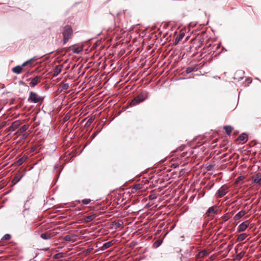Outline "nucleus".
I'll use <instances>...</instances> for the list:
<instances>
[{"label": "nucleus", "instance_id": "nucleus-1", "mask_svg": "<svg viewBox=\"0 0 261 261\" xmlns=\"http://www.w3.org/2000/svg\"><path fill=\"white\" fill-rule=\"evenodd\" d=\"M148 96V93L147 91H142L132 100L129 105L130 106H136L147 99Z\"/></svg>", "mask_w": 261, "mask_h": 261}, {"label": "nucleus", "instance_id": "nucleus-2", "mask_svg": "<svg viewBox=\"0 0 261 261\" xmlns=\"http://www.w3.org/2000/svg\"><path fill=\"white\" fill-rule=\"evenodd\" d=\"M63 44H66L68 41L72 37L73 31L71 26L65 25L62 32Z\"/></svg>", "mask_w": 261, "mask_h": 261}, {"label": "nucleus", "instance_id": "nucleus-3", "mask_svg": "<svg viewBox=\"0 0 261 261\" xmlns=\"http://www.w3.org/2000/svg\"><path fill=\"white\" fill-rule=\"evenodd\" d=\"M28 100L34 103L41 102L43 101V98L36 92L31 91L30 92Z\"/></svg>", "mask_w": 261, "mask_h": 261}, {"label": "nucleus", "instance_id": "nucleus-4", "mask_svg": "<svg viewBox=\"0 0 261 261\" xmlns=\"http://www.w3.org/2000/svg\"><path fill=\"white\" fill-rule=\"evenodd\" d=\"M228 191V187L226 185L222 186L218 191L217 196L221 198L224 196Z\"/></svg>", "mask_w": 261, "mask_h": 261}, {"label": "nucleus", "instance_id": "nucleus-5", "mask_svg": "<svg viewBox=\"0 0 261 261\" xmlns=\"http://www.w3.org/2000/svg\"><path fill=\"white\" fill-rule=\"evenodd\" d=\"M53 230H49L40 234V237L44 240H49L55 236Z\"/></svg>", "mask_w": 261, "mask_h": 261}, {"label": "nucleus", "instance_id": "nucleus-6", "mask_svg": "<svg viewBox=\"0 0 261 261\" xmlns=\"http://www.w3.org/2000/svg\"><path fill=\"white\" fill-rule=\"evenodd\" d=\"M253 182L258 186L261 185V173L258 172L253 175L252 177Z\"/></svg>", "mask_w": 261, "mask_h": 261}, {"label": "nucleus", "instance_id": "nucleus-7", "mask_svg": "<svg viewBox=\"0 0 261 261\" xmlns=\"http://www.w3.org/2000/svg\"><path fill=\"white\" fill-rule=\"evenodd\" d=\"M249 224V223L248 222V221L242 223L238 228V231L242 232L245 231L248 227Z\"/></svg>", "mask_w": 261, "mask_h": 261}, {"label": "nucleus", "instance_id": "nucleus-8", "mask_svg": "<svg viewBox=\"0 0 261 261\" xmlns=\"http://www.w3.org/2000/svg\"><path fill=\"white\" fill-rule=\"evenodd\" d=\"M217 207L216 206H213L210 207L207 211L206 213V215L208 217H211L213 216V214H215L217 213Z\"/></svg>", "mask_w": 261, "mask_h": 261}, {"label": "nucleus", "instance_id": "nucleus-9", "mask_svg": "<svg viewBox=\"0 0 261 261\" xmlns=\"http://www.w3.org/2000/svg\"><path fill=\"white\" fill-rule=\"evenodd\" d=\"M41 77L40 76H36L34 78H33L31 82L30 83V85L32 87H35L40 82V80Z\"/></svg>", "mask_w": 261, "mask_h": 261}, {"label": "nucleus", "instance_id": "nucleus-10", "mask_svg": "<svg viewBox=\"0 0 261 261\" xmlns=\"http://www.w3.org/2000/svg\"><path fill=\"white\" fill-rule=\"evenodd\" d=\"M62 66L59 65L56 66L53 71V75L54 76H57L62 71Z\"/></svg>", "mask_w": 261, "mask_h": 261}, {"label": "nucleus", "instance_id": "nucleus-11", "mask_svg": "<svg viewBox=\"0 0 261 261\" xmlns=\"http://www.w3.org/2000/svg\"><path fill=\"white\" fill-rule=\"evenodd\" d=\"M143 188V185L140 184H138L135 185L132 188V192L136 193L138 190L142 189Z\"/></svg>", "mask_w": 261, "mask_h": 261}, {"label": "nucleus", "instance_id": "nucleus-12", "mask_svg": "<svg viewBox=\"0 0 261 261\" xmlns=\"http://www.w3.org/2000/svg\"><path fill=\"white\" fill-rule=\"evenodd\" d=\"M22 65L21 66H16L12 68V70L14 73H15L16 74H20L22 72Z\"/></svg>", "mask_w": 261, "mask_h": 261}, {"label": "nucleus", "instance_id": "nucleus-13", "mask_svg": "<svg viewBox=\"0 0 261 261\" xmlns=\"http://www.w3.org/2000/svg\"><path fill=\"white\" fill-rule=\"evenodd\" d=\"M19 126V123L18 122H14L12 125L9 127V130L11 132H13Z\"/></svg>", "mask_w": 261, "mask_h": 261}, {"label": "nucleus", "instance_id": "nucleus-14", "mask_svg": "<svg viewBox=\"0 0 261 261\" xmlns=\"http://www.w3.org/2000/svg\"><path fill=\"white\" fill-rule=\"evenodd\" d=\"M246 214V212L244 211H241L237 213L234 217V220H238L243 217Z\"/></svg>", "mask_w": 261, "mask_h": 261}, {"label": "nucleus", "instance_id": "nucleus-15", "mask_svg": "<svg viewBox=\"0 0 261 261\" xmlns=\"http://www.w3.org/2000/svg\"><path fill=\"white\" fill-rule=\"evenodd\" d=\"M96 216L95 215H91L88 216H86L84 218V221L86 223H89L92 220H93L95 218Z\"/></svg>", "mask_w": 261, "mask_h": 261}, {"label": "nucleus", "instance_id": "nucleus-16", "mask_svg": "<svg viewBox=\"0 0 261 261\" xmlns=\"http://www.w3.org/2000/svg\"><path fill=\"white\" fill-rule=\"evenodd\" d=\"M238 140L242 141L243 142H246L248 140L247 134L243 133L241 134L238 138Z\"/></svg>", "mask_w": 261, "mask_h": 261}, {"label": "nucleus", "instance_id": "nucleus-17", "mask_svg": "<svg viewBox=\"0 0 261 261\" xmlns=\"http://www.w3.org/2000/svg\"><path fill=\"white\" fill-rule=\"evenodd\" d=\"M224 129L225 130L226 133L229 135L233 130V127L230 125H226L224 127Z\"/></svg>", "mask_w": 261, "mask_h": 261}, {"label": "nucleus", "instance_id": "nucleus-18", "mask_svg": "<svg viewBox=\"0 0 261 261\" xmlns=\"http://www.w3.org/2000/svg\"><path fill=\"white\" fill-rule=\"evenodd\" d=\"M71 49L73 53L75 54H79L82 51V49L81 47H77L75 45H73Z\"/></svg>", "mask_w": 261, "mask_h": 261}, {"label": "nucleus", "instance_id": "nucleus-19", "mask_svg": "<svg viewBox=\"0 0 261 261\" xmlns=\"http://www.w3.org/2000/svg\"><path fill=\"white\" fill-rule=\"evenodd\" d=\"M29 128V126L28 125H23L22 126H21L19 130H18L17 133L19 134H21L24 133L25 131H26Z\"/></svg>", "mask_w": 261, "mask_h": 261}, {"label": "nucleus", "instance_id": "nucleus-20", "mask_svg": "<svg viewBox=\"0 0 261 261\" xmlns=\"http://www.w3.org/2000/svg\"><path fill=\"white\" fill-rule=\"evenodd\" d=\"M113 245V243L112 241L108 242L105 244H103L101 248L102 250H105L106 249L109 248Z\"/></svg>", "mask_w": 261, "mask_h": 261}, {"label": "nucleus", "instance_id": "nucleus-21", "mask_svg": "<svg viewBox=\"0 0 261 261\" xmlns=\"http://www.w3.org/2000/svg\"><path fill=\"white\" fill-rule=\"evenodd\" d=\"M247 237V234L246 233H241L239 236V237L237 238V241L238 242H241L243 241L246 239V238Z\"/></svg>", "mask_w": 261, "mask_h": 261}, {"label": "nucleus", "instance_id": "nucleus-22", "mask_svg": "<svg viewBox=\"0 0 261 261\" xmlns=\"http://www.w3.org/2000/svg\"><path fill=\"white\" fill-rule=\"evenodd\" d=\"M36 60V59H35V58H33L31 59L30 60L24 62L22 64V66L25 67L27 65H31L33 63V62H34Z\"/></svg>", "mask_w": 261, "mask_h": 261}, {"label": "nucleus", "instance_id": "nucleus-23", "mask_svg": "<svg viewBox=\"0 0 261 261\" xmlns=\"http://www.w3.org/2000/svg\"><path fill=\"white\" fill-rule=\"evenodd\" d=\"M27 158L25 156H22L20 159H19L16 162V164L18 166H20L22 165L26 160Z\"/></svg>", "mask_w": 261, "mask_h": 261}, {"label": "nucleus", "instance_id": "nucleus-24", "mask_svg": "<svg viewBox=\"0 0 261 261\" xmlns=\"http://www.w3.org/2000/svg\"><path fill=\"white\" fill-rule=\"evenodd\" d=\"M65 254L62 252H60L56 254L53 256V258L55 259H59L65 256Z\"/></svg>", "mask_w": 261, "mask_h": 261}, {"label": "nucleus", "instance_id": "nucleus-25", "mask_svg": "<svg viewBox=\"0 0 261 261\" xmlns=\"http://www.w3.org/2000/svg\"><path fill=\"white\" fill-rule=\"evenodd\" d=\"M185 34L184 33L179 34L175 40V44H177L179 42V41H180L183 38Z\"/></svg>", "mask_w": 261, "mask_h": 261}, {"label": "nucleus", "instance_id": "nucleus-26", "mask_svg": "<svg viewBox=\"0 0 261 261\" xmlns=\"http://www.w3.org/2000/svg\"><path fill=\"white\" fill-rule=\"evenodd\" d=\"M94 120V117H93V116L91 117L88 120V121L86 122L85 126H87V127L89 126L91 124V123L93 122Z\"/></svg>", "mask_w": 261, "mask_h": 261}, {"label": "nucleus", "instance_id": "nucleus-27", "mask_svg": "<svg viewBox=\"0 0 261 261\" xmlns=\"http://www.w3.org/2000/svg\"><path fill=\"white\" fill-rule=\"evenodd\" d=\"M163 241L161 239H159L156 240L153 244V246L154 247H158L162 243Z\"/></svg>", "mask_w": 261, "mask_h": 261}, {"label": "nucleus", "instance_id": "nucleus-28", "mask_svg": "<svg viewBox=\"0 0 261 261\" xmlns=\"http://www.w3.org/2000/svg\"><path fill=\"white\" fill-rule=\"evenodd\" d=\"M91 199H83L81 202L83 204L86 205L89 204L91 202Z\"/></svg>", "mask_w": 261, "mask_h": 261}, {"label": "nucleus", "instance_id": "nucleus-29", "mask_svg": "<svg viewBox=\"0 0 261 261\" xmlns=\"http://www.w3.org/2000/svg\"><path fill=\"white\" fill-rule=\"evenodd\" d=\"M11 236L10 234H6L3 237L2 240H9L11 239Z\"/></svg>", "mask_w": 261, "mask_h": 261}, {"label": "nucleus", "instance_id": "nucleus-30", "mask_svg": "<svg viewBox=\"0 0 261 261\" xmlns=\"http://www.w3.org/2000/svg\"><path fill=\"white\" fill-rule=\"evenodd\" d=\"M244 253L243 252H240V253L237 255V259L238 260H240L244 256Z\"/></svg>", "mask_w": 261, "mask_h": 261}, {"label": "nucleus", "instance_id": "nucleus-31", "mask_svg": "<svg viewBox=\"0 0 261 261\" xmlns=\"http://www.w3.org/2000/svg\"><path fill=\"white\" fill-rule=\"evenodd\" d=\"M194 67H189L186 69V71L187 73H189L192 72L194 70Z\"/></svg>", "mask_w": 261, "mask_h": 261}, {"label": "nucleus", "instance_id": "nucleus-32", "mask_svg": "<svg viewBox=\"0 0 261 261\" xmlns=\"http://www.w3.org/2000/svg\"><path fill=\"white\" fill-rule=\"evenodd\" d=\"M222 219L223 220V221H226L229 219V217L227 214H225L222 217Z\"/></svg>", "mask_w": 261, "mask_h": 261}, {"label": "nucleus", "instance_id": "nucleus-33", "mask_svg": "<svg viewBox=\"0 0 261 261\" xmlns=\"http://www.w3.org/2000/svg\"><path fill=\"white\" fill-rule=\"evenodd\" d=\"M69 84L67 83L63 84L62 86V88L64 90H67L69 88Z\"/></svg>", "mask_w": 261, "mask_h": 261}, {"label": "nucleus", "instance_id": "nucleus-34", "mask_svg": "<svg viewBox=\"0 0 261 261\" xmlns=\"http://www.w3.org/2000/svg\"><path fill=\"white\" fill-rule=\"evenodd\" d=\"M71 236L70 235H67L64 237V240L66 241H70L71 240Z\"/></svg>", "mask_w": 261, "mask_h": 261}, {"label": "nucleus", "instance_id": "nucleus-35", "mask_svg": "<svg viewBox=\"0 0 261 261\" xmlns=\"http://www.w3.org/2000/svg\"><path fill=\"white\" fill-rule=\"evenodd\" d=\"M149 199L150 200H153L156 199V196L155 194H151L149 196Z\"/></svg>", "mask_w": 261, "mask_h": 261}, {"label": "nucleus", "instance_id": "nucleus-36", "mask_svg": "<svg viewBox=\"0 0 261 261\" xmlns=\"http://www.w3.org/2000/svg\"><path fill=\"white\" fill-rule=\"evenodd\" d=\"M203 42V39H200L198 40L197 47H200L202 45Z\"/></svg>", "mask_w": 261, "mask_h": 261}, {"label": "nucleus", "instance_id": "nucleus-37", "mask_svg": "<svg viewBox=\"0 0 261 261\" xmlns=\"http://www.w3.org/2000/svg\"><path fill=\"white\" fill-rule=\"evenodd\" d=\"M6 124H7V122L6 121L2 122L0 124V129L2 128V127H4L5 126H6Z\"/></svg>", "mask_w": 261, "mask_h": 261}, {"label": "nucleus", "instance_id": "nucleus-38", "mask_svg": "<svg viewBox=\"0 0 261 261\" xmlns=\"http://www.w3.org/2000/svg\"><path fill=\"white\" fill-rule=\"evenodd\" d=\"M45 226V225H40V226H39L37 229L39 230V229H41L42 230H45L46 229V228H43Z\"/></svg>", "mask_w": 261, "mask_h": 261}, {"label": "nucleus", "instance_id": "nucleus-39", "mask_svg": "<svg viewBox=\"0 0 261 261\" xmlns=\"http://www.w3.org/2000/svg\"><path fill=\"white\" fill-rule=\"evenodd\" d=\"M46 34H51V30L50 28H48L47 30H46Z\"/></svg>", "mask_w": 261, "mask_h": 261}, {"label": "nucleus", "instance_id": "nucleus-40", "mask_svg": "<svg viewBox=\"0 0 261 261\" xmlns=\"http://www.w3.org/2000/svg\"><path fill=\"white\" fill-rule=\"evenodd\" d=\"M117 227H120L121 224L119 223H117L116 224Z\"/></svg>", "mask_w": 261, "mask_h": 261}, {"label": "nucleus", "instance_id": "nucleus-41", "mask_svg": "<svg viewBox=\"0 0 261 261\" xmlns=\"http://www.w3.org/2000/svg\"><path fill=\"white\" fill-rule=\"evenodd\" d=\"M32 150H33V151H35V148H34V147H32Z\"/></svg>", "mask_w": 261, "mask_h": 261}, {"label": "nucleus", "instance_id": "nucleus-42", "mask_svg": "<svg viewBox=\"0 0 261 261\" xmlns=\"http://www.w3.org/2000/svg\"><path fill=\"white\" fill-rule=\"evenodd\" d=\"M19 180V179H17V180H16V182H18Z\"/></svg>", "mask_w": 261, "mask_h": 261}, {"label": "nucleus", "instance_id": "nucleus-43", "mask_svg": "<svg viewBox=\"0 0 261 261\" xmlns=\"http://www.w3.org/2000/svg\"><path fill=\"white\" fill-rule=\"evenodd\" d=\"M49 248H47L45 249V250H47Z\"/></svg>", "mask_w": 261, "mask_h": 261}]
</instances>
